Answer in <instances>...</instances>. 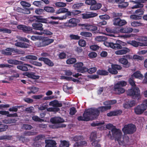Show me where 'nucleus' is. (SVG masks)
<instances>
[{"mask_svg": "<svg viewBox=\"0 0 147 147\" xmlns=\"http://www.w3.org/2000/svg\"><path fill=\"white\" fill-rule=\"evenodd\" d=\"M32 18L33 20L36 22L47 23V19L43 18L42 16H34L32 17Z\"/></svg>", "mask_w": 147, "mask_h": 147, "instance_id": "16", "label": "nucleus"}, {"mask_svg": "<svg viewBox=\"0 0 147 147\" xmlns=\"http://www.w3.org/2000/svg\"><path fill=\"white\" fill-rule=\"evenodd\" d=\"M51 122L53 124V128H58L59 127H65L64 124H58L60 123L63 122L64 120L60 117H55L52 118L50 120Z\"/></svg>", "mask_w": 147, "mask_h": 147, "instance_id": "6", "label": "nucleus"}, {"mask_svg": "<svg viewBox=\"0 0 147 147\" xmlns=\"http://www.w3.org/2000/svg\"><path fill=\"white\" fill-rule=\"evenodd\" d=\"M136 130L135 126L132 124L125 125L122 129V131L125 134H132Z\"/></svg>", "mask_w": 147, "mask_h": 147, "instance_id": "7", "label": "nucleus"}, {"mask_svg": "<svg viewBox=\"0 0 147 147\" xmlns=\"http://www.w3.org/2000/svg\"><path fill=\"white\" fill-rule=\"evenodd\" d=\"M83 138L82 136H76L71 138L72 140L76 141L81 140L83 139Z\"/></svg>", "mask_w": 147, "mask_h": 147, "instance_id": "43", "label": "nucleus"}, {"mask_svg": "<svg viewBox=\"0 0 147 147\" xmlns=\"http://www.w3.org/2000/svg\"><path fill=\"white\" fill-rule=\"evenodd\" d=\"M144 11V10L143 9H140L136 10L135 11V13L137 14L138 16H141L142 15Z\"/></svg>", "mask_w": 147, "mask_h": 147, "instance_id": "45", "label": "nucleus"}, {"mask_svg": "<svg viewBox=\"0 0 147 147\" xmlns=\"http://www.w3.org/2000/svg\"><path fill=\"white\" fill-rule=\"evenodd\" d=\"M87 144V142L86 141H83L79 142H76L74 144L75 146H83L86 145Z\"/></svg>", "mask_w": 147, "mask_h": 147, "instance_id": "42", "label": "nucleus"}, {"mask_svg": "<svg viewBox=\"0 0 147 147\" xmlns=\"http://www.w3.org/2000/svg\"><path fill=\"white\" fill-rule=\"evenodd\" d=\"M130 50L127 47H124L121 50H118L115 52V53L117 55H122L129 52Z\"/></svg>", "mask_w": 147, "mask_h": 147, "instance_id": "18", "label": "nucleus"}, {"mask_svg": "<svg viewBox=\"0 0 147 147\" xmlns=\"http://www.w3.org/2000/svg\"><path fill=\"white\" fill-rule=\"evenodd\" d=\"M44 11V10L42 9H38L35 10V13L38 14L40 15L42 14Z\"/></svg>", "mask_w": 147, "mask_h": 147, "instance_id": "60", "label": "nucleus"}, {"mask_svg": "<svg viewBox=\"0 0 147 147\" xmlns=\"http://www.w3.org/2000/svg\"><path fill=\"white\" fill-rule=\"evenodd\" d=\"M122 113L121 111L117 110L115 111H111L107 114L108 116H112L120 115Z\"/></svg>", "mask_w": 147, "mask_h": 147, "instance_id": "27", "label": "nucleus"}, {"mask_svg": "<svg viewBox=\"0 0 147 147\" xmlns=\"http://www.w3.org/2000/svg\"><path fill=\"white\" fill-rule=\"evenodd\" d=\"M88 55L90 58H94L97 56V54L94 52H92L89 53Z\"/></svg>", "mask_w": 147, "mask_h": 147, "instance_id": "63", "label": "nucleus"}, {"mask_svg": "<svg viewBox=\"0 0 147 147\" xmlns=\"http://www.w3.org/2000/svg\"><path fill=\"white\" fill-rule=\"evenodd\" d=\"M0 32L9 34L11 32V30L2 27L0 28Z\"/></svg>", "mask_w": 147, "mask_h": 147, "instance_id": "40", "label": "nucleus"}, {"mask_svg": "<svg viewBox=\"0 0 147 147\" xmlns=\"http://www.w3.org/2000/svg\"><path fill=\"white\" fill-rule=\"evenodd\" d=\"M80 34L83 36L86 37H89L92 36V34L89 32H83L80 33Z\"/></svg>", "mask_w": 147, "mask_h": 147, "instance_id": "44", "label": "nucleus"}, {"mask_svg": "<svg viewBox=\"0 0 147 147\" xmlns=\"http://www.w3.org/2000/svg\"><path fill=\"white\" fill-rule=\"evenodd\" d=\"M44 10L48 12L53 13L55 11L54 9L51 7H44Z\"/></svg>", "mask_w": 147, "mask_h": 147, "instance_id": "39", "label": "nucleus"}, {"mask_svg": "<svg viewBox=\"0 0 147 147\" xmlns=\"http://www.w3.org/2000/svg\"><path fill=\"white\" fill-rule=\"evenodd\" d=\"M19 29L22 30L25 32H26L27 31L29 30L27 27L22 25H19Z\"/></svg>", "mask_w": 147, "mask_h": 147, "instance_id": "58", "label": "nucleus"}, {"mask_svg": "<svg viewBox=\"0 0 147 147\" xmlns=\"http://www.w3.org/2000/svg\"><path fill=\"white\" fill-rule=\"evenodd\" d=\"M133 4H136L134 6L131 7L132 9H136L140 7H142L144 5L141 3H144L147 2V0H136L135 1H131Z\"/></svg>", "mask_w": 147, "mask_h": 147, "instance_id": "11", "label": "nucleus"}, {"mask_svg": "<svg viewBox=\"0 0 147 147\" xmlns=\"http://www.w3.org/2000/svg\"><path fill=\"white\" fill-rule=\"evenodd\" d=\"M122 48V46L120 45L117 43H113V46L112 48L117 49H121Z\"/></svg>", "mask_w": 147, "mask_h": 147, "instance_id": "56", "label": "nucleus"}, {"mask_svg": "<svg viewBox=\"0 0 147 147\" xmlns=\"http://www.w3.org/2000/svg\"><path fill=\"white\" fill-rule=\"evenodd\" d=\"M131 26L133 27H136L142 26V23L134 21L131 23Z\"/></svg>", "mask_w": 147, "mask_h": 147, "instance_id": "41", "label": "nucleus"}, {"mask_svg": "<svg viewBox=\"0 0 147 147\" xmlns=\"http://www.w3.org/2000/svg\"><path fill=\"white\" fill-rule=\"evenodd\" d=\"M92 144L94 147H101L100 144H98V142L97 140L93 141Z\"/></svg>", "mask_w": 147, "mask_h": 147, "instance_id": "64", "label": "nucleus"}, {"mask_svg": "<svg viewBox=\"0 0 147 147\" xmlns=\"http://www.w3.org/2000/svg\"><path fill=\"white\" fill-rule=\"evenodd\" d=\"M77 112L76 109L74 107L71 108L70 109V114L71 115H74Z\"/></svg>", "mask_w": 147, "mask_h": 147, "instance_id": "62", "label": "nucleus"}, {"mask_svg": "<svg viewBox=\"0 0 147 147\" xmlns=\"http://www.w3.org/2000/svg\"><path fill=\"white\" fill-rule=\"evenodd\" d=\"M78 43L79 46L82 47H85L86 45V41L83 39L80 40L78 41Z\"/></svg>", "mask_w": 147, "mask_h": 147, "instance_id": "48", "label": "nucleus"}, {"mask_svg": "<svg viewBox=\"0 0 147 147\" xmlns=\"http://www.w3.org/2000/svg\"><path fill=\"white\" fill-rule=\"evenodd\" d=\"M69 142L68 141L66 140H61L59 147H69Z\"/></svg>", "mask_w": 147, "mask_h": 147, "instance_id": "30", "label": "nucleus"}, {"mask_svg": "<svg viewBox=\"0 0 147 147\" xmlns=\"http://www.w3.org/2000/svg\"><path fill=\"white\" fill-rule=\"evenodd\" d=\"M83 3H82L74 4L73 5L72 8L73 9H78L83 6Z\"/></svg>", "mask_w": 147, "mask_h": 147, "instance_id": "46", "label": "nucleus"}, {"mask_svg": "<svg viewBox=\"0 0 147 147\" xmlns=\"http://www.w3.org/2000/svg\"><path fill=\"white\" fill-rule=\"evenodd\" d=\"M90 49L93 51H96L99 48V47L96 45H92L90 46Z\"/></svg>", "mask_w": 147, "mask_h": 147, "instance_id": "59", "label": "nucleus"}, {"mask_svg": "<svg viewBox=\"0 0 147 147\" xmlns=\"http://www.w3.org/2000/svg\"><path fill=\"white\" fill-rule=\"evenodd\" d=\"M133 29L132 28L125 27L121 28L119 30V32L121 33H130L132 32Z\"/></svg>", "mask_w": 147, "mask_h": 147, "instance_id": "23", "label": "nucleus"}, {"mask_svg": "<svg viewBox=\"0 0 147 147\" xmlns=\"http://www.w3.org/2000/svg\"><path fill=\"white\" fill-rule=\"evenodd\" d=\"M106 127L107 129L111 130L112 135H111L110 132V134L108 136L109 137H110L112 139L114 138H115V140H117L120 145L123 144L126 140L123 136L121 130L116 129L111 124H108L106 125Z\"/></svg>", "mask_w": 147, "mask_h": 147, "instance_id": "2", "label": "nucleus"}, {"mask_svg": "<svg viewBox=\"0 0 147 147\" xmlns=\"http://www.w3.org/2000/svg\"><path fill=\"white\" fill-rule=\"evenodd\" d=\"M28 89L30 90V91H28L27 92L28 94H30L31 93H35L37 92L38 90V88L34 87H29L28 88Z\"/></svg>", "mask_w": 147, "mask_h": 147, "instance_id": "29", "label": "nucleus"}, {"mask_svg": "<svg viewBox=\"0 0 147 147\" xmlns=\"http://www.w3.org/2000/svg\"><path fill=\"white\" fill-rule=\"evenodd\" d=\"M44 63L49 66H53V63L48 58H46L44 61Z\"/></svg>", "mask_w": 147, "mask_h": 147, "instance_id": "49", "label": "nucleus"}, {"mask_svg": "<svg viewBox=\"0 0 147 147\" xmlns=\"http://www.w3.org/2000/svg\"><path fill=\"white\" fill-rule=\"evenodd\" d=\"M46 144L45 147H57L56 146V143L55 141L51 140H45Z\"/></svg>", "mask_w": 147, "mask_h": 147, "instance_id": "21", "label": "nucleus"}, {"mask_svg": "<svg viewBox=\"0 0 147 147\" xmlns=\"http://www.w3.org/2000/svg\"><path fill=\"white\" fill-rule=\"evenodd\" d=\"M48 18H51L53 20H63L66 19V16H63L61 17L52 16L49 17Z\"/></svg>", "mask_w": 147, "mask_h": 147, "instance_id": "33", "label": "nucleus"}, {"mask_svg": "<svg viewBox=\"0 0 147 147\" xmlns=\"http://www.w3.org/2000/svg\"><path fill=\"white\" fill-rule=\"evenodd\" d=\"M11 136H9L3 135L0 136V140H9L11 139Z\"/></svg>", "mask_w": 147, "mask_h": 147, "instance_id": "55", "label": "nucleus"}, {"mask_svg": "<svg viewBox=\"0 0 147 147\" xmlns=\"http://www.w3.org/2000/svg\"><path fill=\"white\" fill-rule=\"evenodd\" d=\"M118 61L119 63L123 64L125 67H128L130 65V63L128 62L127 59L124 58H121L119 59Z\"/></svg>", "mask_w": 147, "mask_h": 147, "instance_id": "22", "label": "nucleus"}, {"mask_svg": "<svg viewBox=\"0 0 147 147\" xmlns=\"http://www.w3.org/2000/svg\"><path fill=\"white\" fill-rule=\"evenodd\" d=\"M106 30L107 32L109 33L107 34V35L114 37H119L125 38L131 37H133L134 36V35L133 34H131L129 35H125L121 36H115L114 34H115L119 32L117 31L116 30L112 29L109 28H106Z\"/></svg>", "mask_w": 147, "mask_h": 147, "instance_id": "4", "label": "nucleus"}, {"mask_svg": "<svg viewBox=\"0 0 147 147\" xmlns=\"http://www.w3.org/2000/svg\"><path fill=\"white\" fill-rule=\"evenodd\" d=\"M96 132H92L90 135V139L91 141H96Z\"/></svg>", "mask_w": 147, "mask_h": 147, "instance_id": "47", "label": "nucleus"}, {"mask_svg": "<svg viewBox=\"0 0 147 147\" xmlns=\"http://www.w3.org/2000/svg\"><path fill=\"white\" fill-rule=\"evenodd\" d=\"M127 43L131 45L134 47H137L138 46L141 47L147 46V42L141 43L137 42L135 40H133L132 41H127Z\"/></svg>", "mask_w": 147, "mask_h": 147, "instance_id": "14", "label": "nucleus"}, {"mask_svg": "<svg viewBox=\"0 0 147 147\" xmlns=\"http://www.w3.org/2000/svg\"><path fill=\"white\" fill-rule=\"evenodd\" d=\"M111 106H106L101 107L98 109L90 108L86 110L83 114V116L79 117L78 119L79 121H88L96 118L99 115L100 112L105 111L110 109Z\"/></svg>", "mask_w": 147, "mask_h": 147, "instance_id": "1", "label": "nucleus"}, {"mask_svg": "<svg viewBox=\"0 0 147 147\" xmlns=\"http://www.w3.org/2000/svg\"><path fill=\"white\" fill-rule=\"evenodd\" d=\"M33 28L34 29L40 30V31L43 30V28L42 27L43 25L41 23H34L32 25Z\"/></svg>", "mask_w": 147, "mask_h": 147, "instance_id": "25", "label": "nucleus"}, {"mask_svg": "<svg viewBox=\"0 0 147 147\" xmlns=\"http://www.w3.org/2000/svg\"><path fill=\"white\" fill-rule=\"evenodd\" d=\"M76 61V60L74 58H71L67 59L66 61L67 64H71L75 63Z\"/></svg>", "mask_w": 147, "mask_h": 147, "instance_id": "35", "label": "nucleus"}, {"mask_svg": "<svg viewBox=\"0 0 147 147\" xmlns=\"http://www.w3.org/2000/svg\"><path fill=\"white\" fill-rule=\"evenodd\" d=\"M128 5V3L127 2H123V3L119 5V8H124L127 7Z\"/></svg>", "mask_w": 147, "mask_h": 147, "instance_id": "61", "label": "nucleus"}, {"mask_svg": "<svg viewBox=\"0 0 147 147\" xmlns=\"http://www.w3.org/2000/svg\"><path fill=\"white\" fill-rule=\"evenodd\" d=\"M29 45L28 44L25 43L24 42H19V47L26 48L28 47Z\"/></svg>", "mask_w": 147, "mask_h": 147, "instance_id": "52", "label": "nucleus"}, {"mask_svg": "<svg viewBox=\"0 0 147 147\" xmlns=\"http://www.w3.org/2000/svg\"><path fill=\"white\" fill-rule=\"evenodd\" d=\"M21 5L24 7H30L31 6V4L25 1H22L20 2Z\"/></svg>", "mask_w": 147, "mask_h": 147, "instance_id": "54", "label": "nucleus"}, {"mask_svg": "<svg viewBox=\"0 0 147 147\" xmlns=\"http://www.w3.org/2000/svg\"><path fill=\"white\" fill-rule=\"evenodd\" d=\"M49 105L50 106L57 107H60L62 105L61 103H60L58 101L55 100L50 102Z\"/></svg>", "mask_w": 147, "mask_h": 147, "instance_id": "24", "label": "nucleus"}, {"mask_svg": "<svg viewBox=\"0 0 147 147\" xmlns=\"http://www.w3.org/2000/svg\"><path fill=\"white\" fill-rule=\"evenodd\" d=\"M107 39L106 37L103 36H97L95 38V40L98 42L104 41L106 40Z\"/></svg>", "mask_w": 147, "mask_h": 147, "instance_id": "31", "label": "nucleus"}, {"mask_svg": "<svg viewBox=\"0 0 147 147\" xmlns=\"http://www.w3.org/2000/svg\"><path fill=\"white\" fill-rule=\"evenodd\" d=\"M129 82L132 86L134 87H133L127 91V95L131 96L134 99H139L140 98L139 89L138 87H135V83L133 79L131 78H130L129 80Z\"/></svg>", "mask_w": 147, "mask_h": 147, "instance_id": "3", "label": "nucleus"}, {"mask_svg": "<svg viewBox=\"0 0 147 147\" xmlns=\"http://www.w3.org/2000/svg\"><path fill=\"white\" fill-rule=\"evenodd\" d=\"M81 74H79V73H77L75 75H73V76L76 78L75 79L71 78H69V80H72L74 82H76L78 83H81L82 81L81 80H82V78L81 77L79 78H78L79 76Z\"/></svg>", "mask_w": 147, "mask_h": 147, "instance_id": "20", "label": "nucleus"}, {"mask_svg": "<svg viewBox=\"0 0 147 147\" xmlns=\"http://www.w3.org/2000/svg\"><path fill=\"white\" fill-rule=\"evenodd\" d=\"M26 58L28 59H32L33 60H36L37 59V57L34 55H28L26 57Z\"/></svg>", "mask_w": 147, "mask_h": 147, "instance_id": "51", "label": "nucleus"}, {"mask_svg": "<svg viewBox=\"0 0 147 147\" xmlns=\"http://www.w3.org/2000/svg\"><path fill=\"white\" fill-rule=\"evenodd\" d=\"M54 40L45 37H41L40 41L36 42V45L40 47H45L53 42Z\"/></svg>", "mask_w": 147, "mask_h": 147, "instance_id": "5", "label": "nucleus"}, {"mask_svg": "<svg viewBox=\"0 0 147 147\" xmlns=\"http://www.w3.org/2000/svg\"><path fill=\"white\" fill-rule=\"evenodd\" d=\"M121 67L118 65L112 64L111 67L109 68L108 71L109 72L112 74H116L117 73V70H120L121 69Z\"/></svg>", "mask_w": 147, "mask_h": 147, "instance_id": "12", "label": "nucleus"}, {"mask_svg": "<svg viewBox=\"0 0 147 147\" xmlns=\"http://www.w3.org/2000/svg\"><path fill=\"white\" fill-rule=\"evenodd\" d=\"M114 90L115 92V93L117 94L123 93L125 92V90L120 86L115 87V85L114 86Z\"/></svg>", "mask_w": 147, "mask_h": 147, "instance_id": "26", "label": "nucleus"}, {"mask_svg": "<svg viewBox=\"0 0 147 147\" xmlns=\"http://www.w3.org/2000/svg\"><path fill=\"white\" fill-rule=\"evenodd\" d=\"M16 121L15 119H7L3 120V122L5 124H11L15 123Z\"/></svg>", "mask_w": 147, "mask_h": 147, "instance_id": "32", "label": "nucleus"}, {"mask_svg": "<svg viewBox=\"0 0 147 147\" xmlns=\"http://www.w3.org/2000/svg\"><path fill=\"white\" fill-rule=\"evenodd\" d=\"M55 5L57 7H65L66 5V3L62 2H58L55 3Z\"/></svg>", "mask_w": 147, "mask_h": 147, "instance_id": "38", "label": "nucleus"}, {"mask_svg": "<svg viewBox=\"0 0 147 147\" xmlns=\"http://www.w3.org/2000/svg\"><path fill=\"white\" fill-rule=\"evenodd\" d=\"M67 10V8H66L64 7L60 8L56 11V13L57 14H59L61 13H66Z\"/></svg>", "mask_w": 147, "mask_h": 147, "instance_id": "36", "label": "nucleus"}, {"mask_svg": "<svg viewBox=\"0 0 147 147\" xmlns=\"http://www.w3.org/2000/svg\"><path fill=\"white\" fill-rule=\"evenodd\" d=\"M86 3L89 5H91L90 9L91 10H96L100 8L101 4L99 3L96 4L95 0H87L85 1Z\"/></svg>", "mask_w": 147, "mask_h": 147, "instance_id": "8", "label": "nucleus"}, {"mask_svg": "<svg viewBox=\"0 0 147 147\" xmlns=\"http://www.w3.org/2000/svg\"><path fill=\"white\" fill-rule=\"evenodd\" d=\"M146 110L142 104L137 106L134 108V112L137 115H140L143 113Z\"/></svg>", "mask_w": 147, "mask_h": 147, "instance_id": "13", "label": "nucleus"}, {"mask_svg": "<svg viewBox=\"0 0 147 147\" xmlns=\"http://www.w3.org/2000/svg\"><path fill=\"white\" fill-rule=\"evenodd\" d=\"M116 101L115 100L106 101L104 102L103 104L106 106H110L113 105L116 102Z\"/></svg>", "mask_w": 147, "mask_h": 147, "instance_id": "37", "label": "nucleus"}, {"mask_svg": "<svg viewBox=\"0 0 147 147\" xmlns=\"http://www.w3.org/2000/svg\"><path fill=\"white\" fill-rule=\"evenodd\" d=\"M132 77H134L136 78L139 79H142L143 78V75L139 71H137L134 73L132 75Z\"/></svg>", "mask_w": 147, "mask_h": 147, "instance_id": "28", "label": "nucleus"}, {"mask_svg": "<svg viewBox=\"0 0 147 147\" xmlns=\"http://www.w3.org/2000/svg\"><path fill=\"white\" fill-rule=\"evenodd\" d=\"M83 63L82 62L77 63L74 65L75 69L78 71L82 73L86 72L88 68L85 67H83Z\"/></svg>", "mask_w": 147, "mask_h": 147, "instance_id": "10", "label": "nucleus"}, {"mask_svg": "<svg viewBox=\"0 0 147 147\" xmlns=\"http://www.w3.org/2000/svg\"><path fill=\"white\" fill-rule=\"evenodd\" d=\"M23 74L28 78L34 79H38L40 77L39 76L35 75L34 73L33 72H26L24 73Z\"/></svg>", "mask_w": 147, "mask_h": 147, "instance_id": "19", "label": "nucleus"}, {"mask_svg": "<svg viewBox=\"0 0 147 147\" xmlns=\"http://www.w3.org/2000/svg\"><path fill=\"white\" fill-rule=\"evenodd\" d=\"M96 70V67H93L89 68V69H88V71L90 74H92L95 72Z\"/></svg>", "mask_w": 147, "mask_h": 147, "instance_id": "57", "label": "nucleus"}, {"mask_svg": "<svg viewBox=\"0 0 147 147\" xmlns=\"http://www.w3.org/2000/svg\"><path fill=\"white\" fill-rule=\"evenodd\" d=\"M80 22L78 19L72 18L69 19L68 22L64 23V26L69 27H74L77 25V24Z\"/></svg>", "mask_w": 147, "mask_h": 147, "instance_id": "9", "label": "nucleus"}, {"mask_svg": "<svg viewBox=\"0 0 147 147\" xmlns=\"http://www.w3.org/2000/svg\"><path fill=\"white\" fill-rule=\"evenodd\" d=\"M98 74L100 75H106L108 74V72L104 70H99L97 72Z\"/></svg>", "mask_w": 147, "mask_h": 147, "instance_id": "50", "label": "nucleus"}, {"mask_svg": "<svg viewBox=\"0 0 147 147\" xmlns=\"http://www.w3.org/2000/svg\"><path fill=\"white\" fill-rule=\"evenodd\" d=\"M98 14L93 12H88L87 13H84L82 14V18L84 19H87L93 18L97 16Z\"/></svg>", "mask_w": 147, "mask_h": 147, "instance_id": "17", "label": "nucleus"}, {"mask_svg": "<svg viewBox=\"0 0 147 147\" xmlns=\"http://www.w3.org/2000/svg\"><path fill=\"white\" fill-rule=\"evenodd\" d=\"M26 65H19V69L24 71H27L28 70L27 67L26 66Z\"/></svg>", "mask_w": 147, "mask_h": 147, "instance_id": "53", "label": "nucleus"}, {"mask_svg": "<svg viewBox=\"0 0 147 147\" xmlns=\"http://www.w3.org/2000/svg\"><path fill=\"white\" fill-rule=\"evenodd\" d=\"M80 25L84 27V28L88 30L94 31L97 29V27L95 26L88 24H80Z\"/></svg>", "mask_w": 147, "mask_h": 147, "instance_id": "15", "label": "nucleus"}, {"mask_svg": "<svg viewBox=\"0 0 147 147\" xmlns=\"http://www.w3.org/2000/svg\"><path fill=\"white\" fill-rule=\"evenodd\" d=\"M126 84L127 83L126 82L123 81H121L118 82L115 85L116 87H117V86H120L121 87L125 86Z\"/></svg>", "mask_w": 147, "mask_h": 147, "instance_id": "34", "label": "nucleus"}]
</instances>
